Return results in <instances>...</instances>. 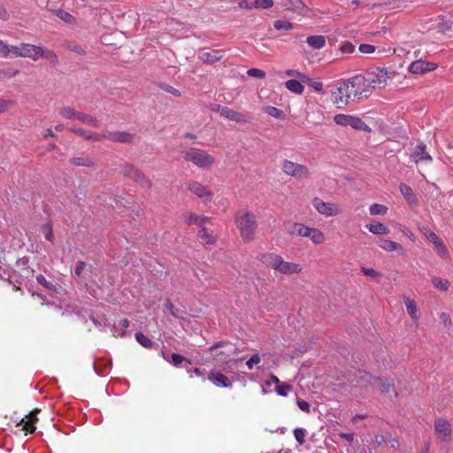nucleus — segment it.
<instances>
[{"label":"nucleus","instance_id":"1","mask_svg":"<svg viewBox=\"0 0 453 453\" xmlns=\"http://www.w3.org/2000/svg\"><path fill=\"white\" fill-rule=\"evenodd\" d=\"M368 88L365 86L363 75H356L344 81L332 92V100L334 104H348L351 102L368 97Z\"/></svg>","mask_w":453,"mask_h":453},{"label":"nucleus","instance_id":"2","mask_svg":"<svg viewBox=\"0 0 453 453\" xmlns=\"http://www.w3.org/2000/svg\"><path fill=\"white\" fill-rule=\"evenodd\" d=\"M259 260L272 267L275 271L286 274H299L302 272V266L299 264L285 261L280 256L273 253L262 254L259 257Z\"/></svg>","mask_w":453,"mask_h":453},{"label":"nucleus","instance_id":"3","mask_svg":"<svg viewBox=\"0 0 453 453\" xmlns=\"http://www.w3.org/2000/svg\"><path fill=\"white\" fill-rule=\"evenodd\" d=\"M235 222L242 238L245 242L251 241L257 226L254 215L244 211H239Z\"/></svg>","mask_w":453,"mask_h":453},{"label":"nucleus","instance_id":"4","mask_svg":"<svg viewBox=\"0 0 453 453\" xmlns=\"http://www.w3.org/2000/svg\"><path fill=\"white\" fill-rule=\"evenodd\" d=\"M182 156L186 161L192 162L200 168L209 167L215 162L214 157L207 151L193 147L183 150Z\"/></svg>","mask_w":453,"mask_h":453},{"label":"nucleus","instance_id":"5","mask_svg":"<svg viewBox=\"0 0 453 453\" xmlns=\"http://www.w3.org/2000/svg\"><path fill=\"white\" fill-rule=\"evenodd\" d=\"M365 81V86L368 88L370 93L372 88H381L387 85V81L389 78L388 72L385 68H373L366 73L365 76H363Z\"/></svg>","mask_w":453,"mask_h":453},{"label":"nucleus","instance_id":"6","mask_svg":"<svg viewBox=\"0 0 453 453\" xmlns=\"http://www.w3.org/2000/svg\"><path fill=\"white\" fill-rule=\"evenodd\" d=\"M334 120L337 125L342 127L349 126L356 130L365 132L371 131V128L358 117L346 114H336L334 118Z\"/></svg>","mask_w":453,"mask_h":453},{"label":"nucleus","instance_id":"7","mask_svg":"<svg viewBox=\"0 0 453 453\" xmlns=\"http://www.w3.org/2000/svg\"><path fill=\"white\" fill-rule=\"evenodd\" d=\"M282 170L286 174L297 179H306L309 176V171L304 165L288 160L283 162Z\"/></svg>","mask_w":453,"mask_h":453},{"label":"nucleus","instance_id":"8","mask_svg":"<svg viewBox=\"0 0 453 453\" xmlns=\"http://www.w3.org/2000/svg\"><path fill=\"white\" fill-rule=\"evenodd\" d=\"M312 205L322 215L332 217L340 213L339 206L336 203H326L319 197L312 200Z\"/></svg>","mask_w":453,"mask_h":453},{"label":"nucleus","instance_id":"9","mask_svg":"<svg viewBox=\"0 0 453 453\" xmlns=\"http://www.w3.org/2000/svg\"><path fill=\"white\" fill-rule=\"evenodd\" d=\"M123 173L126 177L134 180L143 188H150L151 187V181L146 178L138 169L134 166L127 165L125 167Z\"/></svg>","mask_w":453,"mask_h":453},{"label":"nucleus","instance_id":"10","mask_svg":"<svg viewBox=\"0 0 453 453\" xmlns=\"http://www.w3.org/2000/svg\"><path fill=\"white\" fill-rule=\"evenodd\" d=\"M375 379L376 377H373L368 372L358 371L352 382H355L356 387L365 388L371 391H374Z\"/></svg>","mask_w":453,"mask_h":453},{"label":"nucleus","instance_id":"11","mask_svg":"<svg viewBox=\"0 0 453 453\" xmlns=\"http://www.w3.org/2000/svg\"><path fill=\"white\" fill-rule=\"evenodd\" d=\"M434 429L437 436L444 441L449 440L451 436V425L450 423L443 418H438L434 422Z\"/></svg>","mask_w":453,"mask_h":453},{"label":"nucleus","instance_id":"12","mask_svg":"<svg viewBox=\"0 0 453 453\" xmlns=\"http://www.w3.org/2000/svg\"><path fill=\"white\" fill-rule=\"evenodd\" d=\"M30 58L36 61L39 58H45L51 63L57 62V56L48 50H43L41 47L30 45Z\"/></svg>","mask_w":453,"mask_h":453},{"label":"nucleus","instance_id":"13","mask_svg":"<svg viewBox=\"0 0 453 453\" xmlns=\"http://www.w3.org/2000/svg\"><path fill=\"white\" fill-rule=\"evenodd\" d=\"M423 234H425L426 239L434 245V248L436 249L439 255H441V257L448 256V250L445 245L434 232L431 231L428 228H424Z\"/></svg>","mask_w":453,"mask_h":453},{"label":"nucleus","instance_id":"14","mask_svg":"<svg viewBox=\"0 0 453 453\" xmlns=\"http://www.w3.org/2000/svg\"><path fill=\"white\" fill-rule=\"evenodd\" d=\"M103 139H108L114 142L130 143L134 140V134L128 132L110 131L103 134Z\"/></svg>","mask_w":453,"mask_h":453},{"label":"nucleus","instance_id":"15","mask_svg":"<svg viewBox=\"0 0 453 453\" xmlns=\"http://www.w3.org/2000/svg\"><path fill=\"white\" fill-rule=\"evenodd\" d=\"M188 188L200 198H203L205 202L210 201L212 194L204 186L199 182H191L188 185Z\"/></svg>","mask_w":453,"mask_h":453},{"label":"nucleus","instance_id":"16","mask_svg":"<svg viewBox=\"0 0 453 453\" xmlns=\"http://www.w3.org/2000/svg\"><path fill=\"white\" fill-rule=\"evenodd\" d=\"M411 157L416 164L419 162L430 163L432 161V157L426 152V145L423 143L415 148Z\"/></svg>","mask_w":453,"mask_h":453},{"label":"nucleus","instance_id":"17","mask_svg":"<svg viewBox=\"0 0 453 453\" xmlns=\"http://www.w3.org/2000/svg\"><path fill=\"white\" fill-rule=\"evenodd\" d=\"M224 56L223 50H211L210 51L201 52L199 54V59L204 63L213 64L220 60Z\"/></svg>","mask_w":453,"mask_h":453},{"label":"nucleus","instance_id":"18","mask_svg":"<svg viewBox=\"0 0 453 453\" xmlns=\"http://www.w3.org/2000/svg\"><path fill=\"white\" fill-rule=\"evenodd\" d=\"M69 130L78 136L82 137L85 140L101 141L103 140V134L93 133L89 130L83 128H77L71 127Z\"/></svg>","mask_w":453,"mask_h":453},{"label":"nucleus","instance_id":"19","mask_svg":"<svg viewBox=\"0 0 453 453\" xmlns=\"http://www.w3.org/2000/svg\"><path fill=\"white\" fill-rule=\"evenodd\" d=\"M222 116L237 123H245L248 121L245 114L235 111L228 107L222 109Z\"/></svg>","mask_w":453,"mask_h":453},{"label":"nucleus","instance_id":"20","mask_svg":"<svg viewBox=\"0 0 453 453\" xmlns=\"http://www.w3.org/2000/svg\"><path fill=\"white\" fill-rule=\"evenodd\" d=\"M208 379L212 381L216 386L223 387V388H231L232 382L223 373L217 372H211Z\"/></svg>","mask_w":453,"mask_h":453},{"label":"nucleus","instance_id":"21","mask_svg":"<svg viewBox=\"0 0 453 453\" xmlns=\"http://www.w3.org/2000/svg\"><path fill=\"white\" fill-rule=\"evenodd\" d=\"M303 237H308L314 244H321L325 242V234L318 228L307 226Z\"/></svg>","mask_w":453,"mask_h":453},{"label":"nucleus","instance_id":"22","mask_svg":"<svg viewBox=\"0 0 453 453\" xmlns=\"http://www.w3.org/2000/svg\"><path fill=\"white\" fill-rule=\"evenodd\" d=\"M374 389H379L383 394H389L394 391V387L386 379L376 377Z\"/></svg>","mask_w":453,"mask_h":453},{"label":"nucleus","instance_id":"23","mask_svg":"<svg viewBox=\"0 0 453 453\" xmlns=\"http://www.w3.org/2000/svg\"><path fill=\"white\" fill-rule=\"evenodd\" d=\"M306 227H307V226H304L303 224H301V223L288 222L286 225V230L288 234L299 235V236H304V234H306L305 233Z\"/></svg>","mask_w":453,"mask_h":453},{"label":"nucleus","instance_id":"24","mask_svg":"<svg viewBox=\"0 0 453 453\" xmlns=\"http://www.w3.org/2000/svg\"><path fill=\"white\" fill-rule=\"evenodd\" d=\"M399 188H400L402 195L404 196V198L410 204H417V203H418L417 197H416L415 194L413 193L412 188L411 187H409L408 185H406L404 183H402V184H400Z\"/></svg>","mask_w":453,"mask_h":453},{"label":"nucleus","instance_id":"25","mask_svg":"<svg viewBox=\"0 0 453 453\" xmlns=\"http://www.w3.org/2000/svg\"><path fill=\"white\" fill-rule=\"evenodd\" d=\"M307 43L315 50L322 49L326 44L323 35H311L307 38Z\"/></svg>","mask_w":453,"mask_h":453},{"label":"nucleus","instance_id":"26","mask_svg":"<svg viewBox=\"0 0 453 453\" xmlns=\"http://www.w3.org/2000/svg\"><path fill=\"white\" fill-rule=\"evenodd\" d=\"M426 62L423 60H417L410 65L409 71L414 74H422L426 73Z\"/></svg>","mask_w":453,"mask_h":453},{"label":"nucleus","instance_id":"27","mask_svg":"<svg viewBox=\"0 0 453 453\" xmlns=\"http://www.w3.org/2000/svg\"><path fill=\"white\" fill-rule=\"evenodd\" d=\"M286 88L295 93V94H297V95H301L303 92V86L302 84V81L301 80L300 81H297V80H295V79H292V80H288L286 83Z\"/></svg>","mask_w":453,"mask_h":453},{"label":"nucleus","instance_id":"28","mask_svg":"<svg viewBox=\"0 0 453 453\" xmlns=\"http://www.w3.org/2000/svg\"><path fill=\"white\" fill-rule=\"evenodd\" d=\"M378 244L381 249H383L384 250H387V251H394V250H402V246L399 243L390 241V240L380 239L378 242Z\"/></svg>","mask_w":453,"mask_h":453},{"label":"nucleus","instance_id":"29","mask_svg":"<svg viewBox=\"0 0 453 453\" xmlns=\"http://www.w3.org/2000/svg\"><path fill=\"white\" fill-rule=\"evenodd\" d=\"M70 163L75 166L92 167L94 165L93 160L88 157H73L70 159Z\"/></svg>","mask_w":453,"mask_h":453},{"label":"nucleus","instance_id":"30","mask_svg":"<svg viewBox=\"0 0 453 453\" xmlns=\"http://www.w3.org/2000/svg\"><path fill=\"white\" fill-rule=\"evenodd\" d=\"M367 227L374 234H387L389 233V229L380 222H372Z\"/></svg>","mask_w":453,"mask_h":453},{"label":"nucleus","instance_id":"31","mask_svg":"<svg viewBox=\"0 0 453 453\" xmlns=\"http://www.w3.org/2000/svg\"><path fill=\"white\" fill-rule=\"evenodd\" d=\"M91 266H88L85 262L79 261L76 264L75 269H74V274L79 279H85V275L87 274V272H90Z\"/></svg>","mask_w":453,"mask_h":453},{"label":"nucleus","instance_id":"32","mask_svg":"<svg viewBox=\"0 0 453 453\" xmlns=\"http://www.w3.org/2000/svg\"><path fill=\"white\" fill-rule=\"evenodd\" d=\"M77 119L81 121L84 124L90 126V127H98L99 126V121L95 117H93L92 115H89V114L83 113V112L79 111V113L77 115Z\"/></svg>","mask_w":453,"mask_h":453},{"label":"nucleus","instance_id":"33","mask_svg":"<svg viewBox=\"0 0 453 453\" xmlns=\"http://www.w3.org/2000/svg\"><path fill=\"white\" fill-rule=\"evenodd\" d=\"M404 303L406 305V310L408 314L411 317L412 319L417 320L418 315H417V305L414 300H411L410 298H405Z\"/></svg>","mask_w":453,"mask_h":453},{"label":"nucleus","instance_id":"34","mask_svg":"<svg viewBox=\"0 0 453 453\" xmlns=\"http://www.w3.org/2000/svg\"><path fill=\"white\" fill-rule=\"evenodd\" d=\"M263 111L278 119H283L285 118L284 112L274 106H265L263 108Z\"/></svg>","mask_w":453,"mask_h":453},{"label":"nucleus","instance_id":"35","mask_svg":"<svg viewBox=\"0 0 453 453\" xmlns=\"http://www.w3.org/2000/svg\"><path fill=\"white\" fill-rule=\"evenodd\" d=\"M431 281L434 288L441 291L448 290L449 287V282L447 280H442L439 277H433Z\"/></svg>","mask_w":453,"mask_h":453},{"label":"nucleus","instance_id":"36","mask_svg":"<svg viewBox=\"0 0 453 453\" xmlns=\"http://www.w3.org/2000/svg\"><path fill=\"white\" fill-rule=\"evenodd\" d=\"M60 115L67 119H77V115L79 111H75L73 108L66 106L60 109Z\"/></svg>","mask_w":453,"mask_h":453},{"label":"nucleus","instance_id":"37","mask_svg":"<svg viewBox=\"0 0 453 453\" xmlns=\"http://www.w3.org/2000/svg\"><path fill=\"white\" fill-rule=\"evenodd\" d=\"M199 236L202 240H203L207 244H212L215 242V237L212 234V233L205 228L203 227L199 232Z\"/></svg>","mask_w":453,"mask_h":453},{"label":"nucleus","instance_id":"38","mask_svg":"<svg viewBox=\"0 0 453 453\" xmlns=\"http://www.w3.org/2000/svg\"><path fill=\"white\" fill-rule=\"evenodd\" d=\"M371 215H383L387 212L388 209L386 206L379 203H373L370 206Z\"/></svg>","mask_w":453,"mask_h":453},{"label":"nucleus","instance_id":"39","mask_svg":"<svg viewBox=\"0 0 453 453\" xmlns=\"http://www.w3.org/2000/svg\"><path fill=\"white\" fill-rule=\"evenodd\" d=\"M135 339L143 347L150 348L152 346V342L147 336H145L142 333H140V332L136 333Z\"/></svg>","mask_w":453,"mask_h":453},{"label":"nucleus","instance_id":"40","mask_svg":"<svg viewBox=\"0 0 453 453\" xmlns=\"http://www.w3.org/2000/svg\"><path fill=\"white\" fill-rule=\"evenodd\" d=\"M274 27L277 30H291L293 28V25L288 20L279 19L274 22Z\"/></svg>","mask_w":453,"mask_h":453},{"label":"nucleus","instance_id":"41","mask_svg":"<svg viewBox=\"0 0 453 453\" xmlns=\"http://www.w3.org/2000/svg\"><path fill=\"white\" fill-rule=\"evenodd\" d=\"M294 436L300 445L305 442L306 430L303 428H296L294 430Z\"/></svg>","mask_w":453,"mask_h":453},{"label":"nucleus","instance_id":"42","mask_svg":"<svg viewBox=\"0 0 453 453\" xmlns=\"http://www.w3.org/2000/svg\"><path fill=\"white\" fill-rule=\"evenodd\" d=\"M164 358L167 362L172 363L175 366L180 365L185 359L182 356H180V354H177V353H173L171 355L170 358L168 357L164 356Z\"/></svg>","mask_w":453,"mask_h":453},{"label":"nucleus","instance_id":"43","mask_svg":"<svg viewBox=\"0 0 453 453\" xmlns=\"http://www.w3.org/2000/svg\"><path fill=\"white\" fill-rule=\"evenodd\" d=\"M292 390V387L286 383H280L276 387V392L279 395L286 396L289 391Z\"/></svg>","mask_w":453,"mask_h":453},{"label":"nucleus","instance_id":"44","mask_svg":"<svg viewBox=\"0 0 453 453\" xmlns=\"http://www.w3.org/2000/svg\"><path fill=\"white\" fill-rule=\"evenodd\" d=\"M273 5V0H254V7L268 9Z\"/></svg>","mask_w":453,"mask_h":453},{"label":"nucleus","instance_id":"45","mask_svg":"<svg viewBox=\"0 0 453 453\" xmlns=\"http://www.w3.org/2000/svg\"><path fill=\"white\" fill-rule=\"evenodd\" d=\"M285 73L288 76H294L298 78L302 82H306V81H308V77L297 70L288 69Z\"/></svg>","mask_w":453,"mask_h":453},{"label":"nucleus","instance_id":"46","mask_svg":"<svg viewBox=\"0 0 453 453\" xmlns=\"http://www.w3.org/2000/svg\"><path fill=\"white\" fill-rule=\"evenodd\" d=\"M41 411L40 409L35 408L30 411V434L35 431V422L37 420L36 415Z\"/></svg>","mask_w":453,"mask_h":453},{"label":"nucleus","instance_id":"47","mask_svg":"<svg viewBox=\"0 0 453 453\" xmlns=\"http://www.w3.org/2000/svg\"><path fill=\"white\" fill-rule=\"evenodd\" d=\"M160 88L166 93L172 94L176 97H180L181 96V93L180 90L176 89L175 88H173L168 84H161Z\"/></svg>","mask_w":453,"mask_h":453},{"label":"nucleus","instance_id":"48","mask_svg":"<svg viewBox=\"0 0 453 453\" xmlns=\"http://www.w3.org/2000/svg\"><path fill=\"white\" fill-rule=\"evenodd\" d=\"M361 272L366 275V276H369L372 279H377V278H380L381 275L379 272L375 271L374 269L372 268H366V267H362L361 268Z\"/></svg>","mask_w":453,"mask_h":453},{"label":"nucleus","instance_id":"49","mask_svg":"<svg viewBox=\"0 0 453 453\" xmlns=\"http://www.w3.org/2000/svg\"><path fill=\"white\" fill-rule=\"evenodd\" d=\"M165 307L173 317H175V318L180 317V311L178 309H176L174 307V305L169 300L166 301Z\"/></svg>","mask_w":453,"mask_h":453},{"label":"nucleus","instance_id":"50","mask_svg":"<svg viewBox=\"0 0 453 453\" xmlns=\"http://www.w3.org/2000/svg\"><path fill=\"white\" fill-rule=\"evenodd\" d=\"M261 361V357L258 354H254L246 362V365L249 370H252L255 365H258Z\"/></svg>","mask_w":453,"mask_h":453},{"label":"nucleus","instance_id":"51","mask_svg":"<svg viewBox=\"0 0 453 453\" xmlns=\"http://www.w3.org/2000/svg\"><path fill=\"white\" fill-rule=\"evenodd\" d=\"M248 75L258 79H263L265 77V73L263 70L257 69V68H251L249 69L247 72Z\"/></svg>","mask_w":453,"mask_h":453},{"label":"nucleus","instance_id":"52","mask_svg":"<svg viewBox=\"0 0 453 453\" xmlns=\"http://www.w3.org/2000/svg\"><path fill=\"white\" fill-rule=\"evenodd\" d=\"M36 280L40 285L43 286L47 289L51 290L55 288L54 285L52 283L47 281L46 279L44 278V276H42V275L36 276Z\"/></svg>","mask_w":453,"mask_h":453},{"label":"nucleus","instance_id":"53","mask_svg":"<svg viewBox=\"0 0 453 453\" xmlns=\"http://www.w3.org/2000/svg\"><path fill=\"white\" fill-rule=\"evenodd\" d=\"M359 51L364 54H371L375 51V47L371 44H360Z\"/></svg>","mask_w":453,"mask_h":453},{"label":"nucleus","instance_id":"54","mask_svg":"<svg viewBox=\"0 0 453 453\" xmlns=\"http://www.w3.org/2000/svg\"><path fill=\"white\" fill-rule=\"evenodd\" d=\"M300 4V0H284L283 6L287 9H296L298 8Z\"/></svg>","mask_w":453,"mask_h":453},{"label":"nucleus","instance_id":"55","mask_svg":"<svg viewBox=\"0 0 453 453\" xmlns=\"http://www.w3.org/2000/svg\"><path fill=\"white\" fill-rule=\"evenodd\" d=\"M305 83H307L310 87H311L316 91H321L322 88H323L322 82L317 81H311L309 78H308V81H306Z\"/></svg>","mask_w":453,"mask_h":453},{"label":"nucleus","instance_id":"56","mask_svg":"<svg viewBox=\"0 0 453 453\" xmlns=\"http://www.w3.org/2000/svg\"><path fill=\"white\" fill-rule=\"evenodd\" d=\"M58 16L66 23H71L73 20V17L70 13L64 11L58 12Z\"/></svg>","mask_w":453,"mask_h":453},{"label":"nucleus","instance_id":"57","mask_svg":"<svg viewBox=\"0 0 453 453\" xmlns=\"http://www.w3.org/2000/svg\"><path fill=\"white\" fill-rule=\"evenodd\" d=\"M341 50L342 53L350 54L355 50V46L351 42H345L342 47Z\"/></svg>","mask_w":453,"mask_h":453},{"label":"nucleus","instance_id":"58","mask_svg":"<svg viewBox=\"0 0 453 453\" xmlns=\"http://www.w3.org/2000/svg\"><path fill=\"white\" fill-rule=\"evenodd\" d=\"M296 403H297L298 407L300 408V410H302L303 411H304L306 413H309L311 411L310 403H307L306 401L297 400Z\"/></svg>","mask_w":453,"mask_h":453},{"label":"nucleus","instance_id":"59","mask_svg":"<svg viewBox=\"0 0 453 453\" xmlns=\"http://www.w3.org/2000/svg\"><path fill=\"white\" fill-rule=\"evenodd\" d=\"M440 319H441V323L446 326V327H449L451 326V319L449 318V315L445 313V312H442L441 313L440 315Z\"/></svg>","mask_w":453,"mask_h":453},{"label":"nucleus","instance_id":"60","mask_svg":"<svg viewBox=\"0 0 453 453\" xmlns=\"http://www.w3.org/2000/svg\"><path fill=\"white\" fill-rule=\"evenodd\" d=\"M206 220H207V218H204V217H201L198 215H195V217H194V224H196L199 226H202Z\"/></svg>","mask_w":453,"mask_h":453},{"label":"nucleus","instance_id":"61","mask_svg":"<svg viewBox=\"0 0 453 453\" xmlns=\"http://www.w3.org/2000/svg\"><path fill=\"white\" fill-rule=\"evenodd\" d=\"M386 439L387 437L383 434H376L374 436V442L377 444V445H380L382 444L383 442L386 441Z\"/></svg>","mask_w":453,"mask_h":453},{"label":"nucleus","instance_id":"62","mask_svg":"<svg viewBox=\"0 0 453 453\" xmlns=\"http://www.w3.org/2000/svg\"><path fill=\"white\" fill-rule=\"evenodd\" d=\"M11 102L8 100L0 99V112H4L5 110H7Z\"/></svg>","mask_w":453,"mask_h":453},{"label":"nucleus","instance_id":"63","mask_svg":"<svg viewBox=\"0 0 453 453\" xmlns=\"http://www.w3.org/2000/svg\"><path fill=\"white\" fill-rule=\"evenodd\" d=\"M43 233L45 234V238L47 240H50L51 238V235H52V232H51V228L49 225H46L43 226Z\"/></svg>","mask_w":453,"mask_h":453},{"label":"nucleus","instance_id":"64","mask_svg":"<svg viewBox=\"0 0 453 453\" xmlns=\"http://www.w3.org/2000/svg\"><path fill=\"white\" fill-rule=\"evenodd\" d=\"M0 52L4 55H8L10 52L7 48V45L1 40H0Z\"/></svg>","mask_w":453,"mask_h":453}]
</instances>
